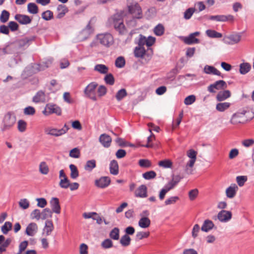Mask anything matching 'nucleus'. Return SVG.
Segmentation results:
<instances>
[{"label":"nucleus","instance_id":"53","mask_svg":"<svg viewBox=\"0 0 254 254\" xmlns=\"http://www.w3.org/2000/svg\"><path fill=\"white\" fill-rule=\"evenodd\" d=\"M101 246L105 249H110L113 247V242L110 239H106L102 242Z\"/></svg>","mask_w":254,"mask_h":254},{"label":"nucleus","instance_id":"5","mask_svg":"<svg viewBox=\"0 0 254 254\" xmlns=\"http://www.w3.org/2000/svg\"><path fill=\"white\" fill-rule=\"evenodd\" d=\"M97 39L103 45L109 47L113 44V37L109 33L100 34L97 36Z\"/></svg>","mask_w":254,"mask_h":254},{"label":"nucleus","instance_id":"38","mask_svg":"<svg viewBox=\"0 0 254 254\" xmlns=\"http://www.w3.org/2000/svg\"><path fill=\"white\" fill-rule=\"evenodd\" d=\"M182 66H179L178 64L175 68L172 69L168 73L167 76L168 78H174L175 75L179 72L180 70L182 68Z\"/></svg>","mask_w":254,"mask_h":254},{"label":"nucleus","instance_id":"50","mask_svg":"<svg viewBox=\"0 0 254 254\" xmlns=\"http://www.w3.org/2000/svg\"><path fill=\"white\" fill-rule=\"evenodd\" d=\"M30 218L32 219H36L39 220L41 218V212L40 210L38 209H34L30 214Z\"/></svg>","mask_w":254,"mask_h":254},{"label":"nucleus","instance_id":"57","mask_svg":"<svg viewBox=\"0 0 254 254\" xmlns=\"http://www.w3.org/2000/svg\"><path fill=\"white\" fill-rule=\"evenodd\" d=\"M195 10V8L192 7L187 9L184 12V18L187 20L190 19Z\"/></svg>","mask_w":254,"mask_h":254},{"label":"nucleus","instance_id":"12","mask_svg":"<svg viewBox=\"0 0 254 254\" xmlns=\"http://www.w3.org/2000/svg\"><path fill=\"white\" fill-rule=\"evenodd\" d=\"M99 141L103 147L109 148L111 146L112 139L109 135L103 133L100 135Z\"/></svg>","mask_w":254,"mask_h":254},{"label":"nucleus","instance_id":"1","mask_svg":"<svg viewBox=\"0 0 254 254\" xmlns=\"http://www.w3.org/2000/svg\"><path fill=\"white\" fill-rule=\"evenodd\" d=\"M156 38L152 36L146 37L139 34L135 40L137 44L134 49V55L136 58L144 60L145 62H148L152 57L153 50L150 48L155 42Z\"/></svg>","mask_w":254,"mask_h":254},{"label":"nucleus","instance_id":"58","mask_svg":"<svg viewBox=\"0 0 254 254\" xmlns=\"http://www.w3.org/2000/svg\"><path fill=\"white\" fill-rule=\"evenodd\" d=\"M27 124L25 121L20 120L18 122V129L20 132H23L26 129Z\"/></svg>","mask_w":254,"mask_h":254},{"label":"nucleus","instance_id":"49","mask_svg":"<svg viewBox=\"0 0 254 254\" xmlns=\"http://www.w3.org/2000/svg\"><path fill=\"white\" fill-rule=\"evenodd\" d=\"M139 165L142 168H148L151 166V162L148 159H140L138 162Z\"/></svg>","mask_w":254,"mask_h":254},{"label":"nucleus","instance_id":"22","mask_svg":"<svg viewBox=\"0 0 254 254\" xmlns=\"http://www.w3.org/2000/svg\"><path fill=\"white\" fill-rule=\"evenodd\" d=\"M214 226V224L212 221L206 219L204 220L201 228V231L205 232H208L210 230H211Z\"/></svg>","mask_w":254,"mask_h":254},{"label":"nucleus","instance_id":"55","mask_svg":"<svg viewBox=\"0 0 254 254\" xmlns=\"http://www.w3.org/2000/svg\"><path fill=\"white\" fill-rule=\"evenodd\" d=\"M80 150L77 148H74L69 152V156L73 158H78L80 157Z\"/></svg>","mask_w":254,"mask_h":254},{"label":"nucleus","instance_id":"64","mask_svg":"<svg viewBox=\"0 0 254 254\" xmlns=\"http://www.w3.org/2000/svg\"><path fill=\"white\" fill-rule=\"evenodd\" d=\"M53 16V13L50 10L44 11L42 14V17L46 20H50Z\"/></svg>","mask_w":254,"mask_h":254},{"label":"nucleus","instance_id":"14","mask_svg":"<svg viewBox=\"0 0 254 254\" xmlns=\"http://www.w3.org/2000/svg\"><path fill=\"white\" fill-rule=\"evenodd\" d=\"M232 213L230 211L222 210L217 215L219 220L222 222H226L232 218Z\"/></svg>","mask_w":254,"mask_h":254},{"label":"nucleus","instance_id":"24","mask_svg":"<svg viewBox=\"0 0 254 254\" xmlns=\"http://www.w3.org/2000/svg\"><path fill=\"white\" fill-rule=\"evenodd\" d=\"M231 96V92L229 90H224L218 92L216 96V99L218 101H222Z\"/></svg>","mask_w":254,"mask_h":254},{"label":"nucleus","instance_id":"21","mask_svg":"<svg viewBox=\"0 0 254 254\" xmlns=\"http://www.w3.org/2000/svg\"><path fill=\"white\" fill-rule=\"evenodd\" d=\"M238 189V187L236 184L231 185L226 190V196L230 198L234 197Z\"/></svg>","mask_w":254,"mask_h":254},{"label":"nucleus","instance_id":"10","mask_svg":"<svg viewBox=\"0 0 254 254\" xmlns=\"http://www.w3.org/2000/svg\"><path fill=\"white\" fill-rule=\"evenodd\" d=\"M111 183V179L109 177H101L95 180V186L101 189H105L108 187Z\"/></svg>","mask_w":254,"mask_h":254},{"label":"nucleus","instance_id":"18","mask_svg":"<svg viewBox=\"0 0 254 254\" xmlns=\"http://www.w3.org/2000/svg\"><path fill=\"white\" fill-rule=\"evenodd\" d=\"M46 100L45 91L41 90L37 92L32 98V101L35 103H44Z\"/></svg>","mask_w":254,"mask_h":254},{"label":"nucleus","instance_id":"41","mask_svg":"<svg viewBox=\"0 0 254 254\" xmlns=\"http://www.w3.org/2000/svg\"><path fill=\"white\" fill-rule=\"evenodd\" d=\"M154 32L157 36H160L164 33V27L161 24H159L154 28Z\"/></svg>","mask_w":254,"mask_h":254},{"label":"nucleus","instance_id":"3","mask_svg":"<svg viewBox=\"0 0 254 254\" xmlns=\"http://www.w3.org/2000/svg\"><path fill=\"white\" fill-rule=\"evenodd\" d=\"M16 122V118L10 112H8L5 115L3 120L2 125L1 126V130L4 132L10 129L14 125Z\"/></svg>","mask_w":254,"mask_h":254},{"label":"nucleus","instance_id":"29","mask_svg":"<svg viewBox=\"0 0 254 254\" xmlns=\"http://www.w3.org/2000/svg\"><path fill=\"white\" fill-rule=\"evenodd\" d=\"M29 39L28 38H24L17 40L15 42L16 45L19 48L27 47L29 45Z\"/></svg>","mask_w":254,"mask_h":254},{"label":"nucleus","instance_id":"19","mask_svg":"<svg viewBox=\"0 0 254 254\" xmlns=\"http://www.w3.org/2000/svg\"><path fill=\"white\" fill-rule=\"evenodd\" d=\"M50 202L52 212L57 214H60L61 212V206L59 199L57 197H53Z\"/></svg>","mask_w":254,"mask_h":254},{"label":"nucleus","instance_id":"26","mask_svg":"<svg viewBox=\"0 0 254 254\" xmlns=\"http://www.w3.org/2000/svg\"><path fill=\"white\" fill-rule=\"evenodd\" d=\"M150 220L147 217H141L138 222V225L142 228H146L150 225Z\"/></svg>","mask_w":254,"mask_h":254},{"label":"nucleus","instance_id":"6","mask_svg":"<svg viewBox=\"0 0 254 254\" xmlns=\"http://www.w3.org/2000/svg\"><path fill=\"white\" fill-rule=\"evenodd\" d=\"M43 113L46 115H49L52 114H56L58 116L62 114V110L60 107L55 104H47L45 109L43 111Z\"/></svg>","mask_w":254,"mask_h":254},{"label":"nucleus","instance_id":"46","mask_svg":"<svg viewBox=\"0 0 254 254\" xmlns=\"http://www.w3.org/2000/svg\"><path fill=\"white\" fill-rule=\"evenodd\" d=\"M209 19L211 20H215L218 22H225L227 19L225 15H212L209 17Z\"/></svg>","mask_w":254,"mask_h":254},{"label":"nucleus","instance_id":"52","mask_svg":"<svg viewBox=\"0 0 254 254\" xmlns=\"http://www.w3.org/2000/svg\"><path fill=\"white\" fill-rule=\"evenodd\" d=\"M251 68V64H240V72L242 74L248 73Z\"/></svg>","mask_w":254,"mask_h":254},{"label":"nucleus","instance_id":"8","mask_svg":"<svg viewBox=\"0 0 254 254\" xmlns=\"http://www.w3.org/2000/svg\"><path fill=\"white\" fill-rule=\"evenodd\" d=\"M129 13L132 14L133 20L134 18H140L141 17L142 11L139 5L135 3L128 6Z\"/></svg>","mask_w":254,"mask_h":254},{"label":"nucleus","instance_id":"35","mask_svg":"<svg viewBox=\"0 0 254 254\" xmlns=\"http://www.w3.org/2000/svg\"><path fill=\"white\" fill-rule=\"evenodd\" d=\"M69 169L71 171L70 177L73 179H76L79 176V172L76 166L74 164H70Z\"/></svg>","mask_w":254,"mask_h":254},{"label":"nucleus","instance_id":"34","mask_svg":"<svg viewBox=\"0 0 254 254\" xmlns=\"http://www.w3.org/2000/svg\"><path fill=\"white\" fill-rule=\"evenodd\" d=\"M230 105L228 102L219 103L216 105V109L219 112H224L229 108Z\"/></svg>","mask_w":254,"mask_h":254},{"label":"nucleus","instance_id":"42","mask_svg":"<svg viewBox=\"0 0 254 254\" xmlns=\"http://www.w3.org/2000/svg\"><path fill=\"white\" fill-rule=\"evenodd\" d=\"M59 186L62 189H67L70 186V181L67 178L61 179Z\"/></svg>","mask_w":254,"mask_h":254},{"label":"nucleus","instance_id":"30","mask_svg":"<svg viewBox=\"0 0 254 254\" xmlns=\"http://www.w3.org/2000/svg\"><path fill=\"white\" fill-rule=\"evenodd\" d=\"M57 10L58 11L57 17L59 18L63 17L68 11L67 7L65 5L62 4L58 6Z\"/></svg>","mask_w":254,"mask_h":254},{"label":"nucleus","instance_id":"48","mask_svg":"<svg viewBox=\"0 0 254 254\" xmlns=\"http://www.w3.org/2000/svg\"><path fill=\"white\" fill-rule=\"evenodd\" d=\"M158 165L164 168H170L172 166V162L168 159H165L159 161Z\"/></svg>","mask_w":254,"mask_h":254},{"label":"nucleus","instance_id":"17","mask_svg":"<svg viewBox=\"0 0 254 254\" xmlns=\"http://www.w3.org/2000/svg\"><path fill=\"white\" fill-rule=\"evenodd\" d=\"M134 195L136 197L145 198L147 196V188L145 185H140L135 190Z\"/></svg>","mask_w":254,"mask_h":254},{"label":"nucleus","instance_id":"59","mask_svg":"<svg viewBox=\"0 0 254 254\" xmlns=\"http://www.w3.org/2000/svg\"><path fill=\"white\" fill-rule=\"evenodd\" d=\"M46 232L47 235H49L53 230V224L52 221L47 220L45 223Z\"/></svg>","mask_w":254,"mask_h":254},{"label":"nucleus","instance_id":"20","mask_svg":"<svg viewBox=\"0 0 254 254\" xmlns=\"http://www.w3.org/2000/svg\"><path fill=\"white\" fill-rule=\"evenodd\" d=\"M38 230L37 225L34 222L28 225L25 230V234L29 236H33Z\"/></svg>","mask_w":254,"mask_h":254},{"label":"nucleus","instance_id":"33","mask_svg":"<svg viewBox=\"0 0 254 254\" xmlns=\"http://www.w3.org/2000/svg\"><path fill=\"white\" fill-rule=\"evenodd\" d=\"M96 166V161L94 159L88 160L86 162V163L84 166L85 170L91 172L92 170L95 168Z\"/></svg>","mask_w":254,"mask_h":254},{"label":"nucleus","instance_id":"25","mask_svg":"<svg viewBox=\"0 0 254 254\" xmlns=\"http://www.w3.org/2000/svg\"><path fill=\"white\" fill-rule=\"evenodd\" d=\"M110 173L114 175H117L119 174V165L118 162L115 160H113L110 163Z\"/></svg>","mask_w":254,"mask_h":254},{"label":"nucleus","instance_id":"45","mask_svg":"<svg viewBox=\"0 0 254 254\" xmlns=\"http://www.w3.org/2000/svg\"><path fill=\"white\" fill-rule=\"evenodd\" d=\"M196 161V159H190L189 161L187 163L185 167V171L188 174H190L192 173V169H189V168H192L194 164Z\"/></svg>","mask_w":254,"mask_h":254},{"label":"nucleus","instance_id":"13","mask_svg":"<svg viewBox=\"0 0 254 254\" xmlns=\"http://www.w3.org/2000/svg\"><path fill=\"white\" fill-rule=\"evenodd\" d=\"M92 33V29L89 24L83 29L78 36V39L79 41H83L88 38Z\"/></svg>","mask_w":254,"mask_h":254},{"label":"nucleus","instance_id":"31","mask_svg":"<svg viewBox=\"0 0 254 254\" xmlns=\"http://www.w3.org/2000/svg\"><path fill=\"white\" fill-rule=\"evenodd\" d=\"M27 11L31 14H36L38 12V7L35 3L31 2L27 5Z\"/></svg>","mask_w":254,"mask_h":254},{"label":"nucleus","instance_id":"23","mask_svg":"<svg viewBox=\"0 0 254 254\" xmlns=\"http://www.w3.org/2000/svg\"><path fill=\"white\" fill-rule=\"evenodd\" d=\"M204 72L208 74H213L218 76L221 75V72L218 70L215 67L206 65L204 67Z\"/></svg>","mask_w":254,"mask_h":254},{"label":"nucleus","instance_id":"28","mask_svg":"<svg viewBox=\"0 0 254 254\" xmlns=\"http://www.w3.org/2000/svg\"><path fill=\"white\" fill-rule=\"evenodd\" d=\"M205 33L208 37L211 38H221L222 37V35L221 33H219L213 30H207Z\"/></svg>","mask_w":254,"mask_h":254},{"label":"nucleus","instance_id":"62","mask_svg":"<svg viewBox=\"0 0 254 254\" xmlns=\"http://www.w3.org/2000/svg\"><path fill=\"white\" fill-rule=\"evenodd\" d=\"M35 109L32 106H28L26 107L24 110V114L25 115L31 116L33 115L35 113Z\"/></svg>","mask_w":254,"mask_h":254},{"label":"nucleus","instance_id":"63","mask_svg":"<svg viewBox=\"0 0 254 254\" xmlns=\"http://www.w3.org/2000/svg\"><path fill=\"white\" fill-rule=\"evenodd\" d=\"M19 206L23 209L28 208L29 206V202L26 198L20 199L19 202Z\"/></svg>","mask_w":254,"mask_h":254},{"label":"nucleus","instance_id":"9","mask_svg":"<svg viewBox=\"0 0 254 254\" xmlns=\"http://www.w3.org/2000/svg\"><path fill=\"white\" fill-rule=\"evenodd\" d=\"M246 112L243 111L242 112H237L234 114L232 117L230 122L233 125L244 124L245 123V115Z\"/></svg>","mask_w":254,"mask_h":254},{"label":"nucleus","instance_id":"11","mask_svg":"<svg viewBox=\"0 0 254 254\" xmlns=\"http://www.w3.org/2000/svg\"><path fill=\"white\" fill-rule=\"evenodd\" d=\"M200 35V32L196 31L190 34L188 37L184 38V42L187 45H192L193 44H198L200 42V40L196 38Z\"/></svg>","mask_w":254,"mask_h":254},{"label":"nucleus","instance_id":"56","mask_svg":"<svg viewBox=\"0 0 254 254\" xmlns=\"http://www.w3.org/2000/svg\"><path fill=\"white\" fill-rule=\"evenodd\" d=\"M247 180L248 178L246 176H239L236 178L237 182L240 187L243 186Z\"/></svg>","mask_w":254,"mask_h":254},{"label":"nucleus","instance_id":"60","mask_svg":"<svg viewBox=\"0 0 254 254\" xmlns=\"http://www.w3.org/2000/svg\"><path fill=\"white\" fill-rule=\"evenodd\" d=\"M196 98L194 95H190L187 96L184 100V103L186 105H190L193 103L195 101Z\"/></svg>","mask_w":254,"mask_h":254},{"label":"nucleus","instance_id":"40","mask_svg":"<svg viewBox=\"0 0 254 254\" xmlns=\"http://www.w3.org/2000/svg\"><path fill=\"white\" fill-rule=\"evenodd\" d=\"M32 68H35L31 73H36L38 71L44 70L49 66L48 64H32Z\"/></svg>","mask_w":254,"mask_h":254},{"label":"nucleus","instance_id":"36","mask_svg":"<svg viewBox=\"0 0 254 254\" xmlns=\"http://www.w3.org/2000/svg\"><path fill=\"white\" fill-rule=\"evenodd\" d=\"M52 214V211L49 208H46L41 212V219L45 220L48 218H51Z\"/></svg>","mask_w":254,"mask_h":254},{"label":"nucleus","instance_id":"15","mask_svg":"<svg viewBox=\"0 0 254 254\" xmlns=\"http://www.w3.org/2000/svg\"><path fill=\"white\" fill-rule=\"evenodd\" d=\"M64 130H61L60 129H58L51 127H47L45 128L44 131L46 134L53 136L55 137H59L63 135V132Z\"/></svg>","mask_w":254,"mask_h":254},{"label":"nucleus","instance_id":"61","mask_svg":"<svg viewBox=\"0 0 254 254\" xmlns=\"http://www.w3.org/2000/svg\"><path fill=\"white\" fill-rule=\"evenodd\" d=\"M104 80L106 83L110 85H112L115 83L114 77L111 73L106 75L105 77Z\"/></svg>","mask_w":254,"mask_h":254},{"label":"nucleus","instance_id":"39","mask_svg":"<svg viewBox=\"0 0 254 254\" xmlns=\"http://www.w3.org/2000/svg\"><path fill=\"white\" fill-rule=\"evenodd\" d=\"M12 223L10 222L6 221L4 225L1 226V230L3 234H7L8 232L12 229Z\"/></svg>","mask_w":254,"mask_h":254},{"label":"nucleus","instance_id":"2","mask_svg":"<svg viewBox=\"0 0 254 254\" xmlns=\"http://www.w3.org/2000/svg\"><path fill=\"white\" fill-rule=\"evenodd\" d=\"M109 20L119 34L124 35L127 33V30L124 24L123 19L121 14L116 13L110 18Z\"/></svg>","mask_w":254,"mask_h":254},{"label":"nucleus","instance_id":"7","mask_svg":"<svg viewBox=\"0 0 254 254\" xmlns=\"http://www.w3.org/2000/svg\"><path fill=\"white\" fill-rule=\"evenodd\" d=\"M241 39L240 33H235L228 36H225L223 39L224 43L228 45H233L238 43Z\"/></svg>","mask_w":254,"mask_h":254},{"label":"nucleus","instance_id":"54","mask_svg":"<svg viewBox=\"0 0 254 254\" xmlns=\"http://www.w3.org/2000/svg\"><path fill=\"white\" fill-rule=\"evenodd\" d=\"M95 70L99 71L101 73H106L108 72V67L104 64H96L94 67Z\"/></svg>","mask_w":254,"mask_h":254},{"label":"nucleus","instance_id":"47","mask_svg":"<svg viewBox=\"0 0 254 254\" xmlns=\"http://www.w3.org/2000/svg\"><path fill=\"white\" fill-rule=\"evenodd\" d=\"M39 171L44 175H47L49 171V167L46 162H42L39 165Z\"/></svg>","mask_w":254,"mask_h":254},{"label":"nucleus","instance_id":"27","mask_svg":"<svg viewBox=\"0 0 254 254\" xmlns=\"http://www.w3.org/2000/svg\"><path fill=\"white\" fill-rule=\"evenodd\" d=\"M213 85L215 89L217 90L223 89L227 87V85L226 82L223 80L216 81L213 84Z\"/></svg>","mask_w":254,"mask_h":254},{"label":"nucleus","instance_id":"43","mask_svg":"<svg viewBox=\"0 0 254 254\" xmlns=\"http://www.w3.org/2000/svg\"><path fill=\"white\" fill-rule=\"evenodd\" d=\"M127 95V92L126 91V90L124 88H122L117 92L116 95V98L118 101H120L122 100Z\"/></svg>","mask_w":254,"mask_h":254},{"label":"nucleus","instance_id":"44","mask_svg":"<svg viewBox=\"0 0 254 254\" xmlns=\"http://www.w3.org/2000/svg\"><path fill=\"white\" fill-rule=\"evenodd\" d=\"M156 176V173L154 171H149L142 174L143 178L147 180L154 179Z\"/></svg>","mask_w":254,"mask_h":254},{"label":"nucleus","instance_id":"37","mask_svg":"<svg viewBox=\"0 0 254 254\" xmlns=\"http://www.w3.org/2000/svg\"><path fill=\"white\" fill-rule=\"evenodd\" d=\"M131 239L127 235H123L120 241V243L123 247H127L130 244Z\"/></svg>","mask_w":254,"mask_h":254},{"label":"nucleus","instance_id":"51","mask_svg":"<svg viewBox=\"0 0 254 254\" xmlns=\"http://www.w3.org/2000/svg\"><path fill=\"white\" fill-rule=\"evenodd\" d=\"M9 17V13L6 10L2 11L1 15L0 16V21L2 23H5L7 22Z\"/></svg>","mask_w":254,"mask_h":254},{"label":"nucleus","instance_id":"4","mask_svg":"<svg viewBox=\"0 0 254 254\" xmlns=\"http://www.w3.org/2000/svg\"><path fill=\"white\" fill-rule=\"evenodd\" d=\"M97 86L98 84L95 82H92L89 83L84 90L85 96L94 101H97L96 89Z\"/></svg>","mask_w":254,"mask_h":254},{"label":"nucleus","instance_id":"16","mask_svg":"<svg viewBox=\"0 0 254 254\" xmlns=\"http://www.w3.org/2000/svg\"><path fill=\"white\" fill-rule=\"evenodd\" d=\"M14 18L20 24L23 25L30 24L32 21V19L30 16L24 14H17L15 15Z\"/></svg>","mask_w":254,"mask_h":254},{"label":"nucleus","instance_id":"32","mask_svg":"<svg viewBox=\"0 0 254 254\" xmlns=\"http://www.w3.org/2000/svg\"><path fill=\"white\" fill-rule=\"evenodd\" d=\"M110 237L114 240H118L120 238V230L117 227L113 228L109 234Z\"/></svg>","mask_w":254,"mask_h":254}]
</instances>
